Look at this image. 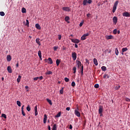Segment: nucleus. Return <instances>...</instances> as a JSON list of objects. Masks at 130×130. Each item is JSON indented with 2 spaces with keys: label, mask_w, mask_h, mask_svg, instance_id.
I'll use <instances>...</instances> for the list:
<instances>
[{
  "label": "nucleus",
  "mask_w": 130,
  "mask_h": 130,
  "mask_svg": "<svg viewBox=\"0 0 130 130\" xmlns=\"http://www.w3.org/2000/svg\"><path fill=\"white\" fill-rule=\"evenodd\" d=\"M76 63L77 64L78 68H80V67H82V63L81 62V61L77 60H76Z\"/></svg>",
  "instance_id": "11"
},
{
  "label": "nucleus",
  "mask_w": 130,
  "mask_h": 130,
  "mask_svg": "<svg viewBox=\"0 0 130 130\" xmlns=\"http://www.w3.org/2000/svg\"><path fill=\"white\" fill-rule=\"evenodd\" d=\"M57 48H58V47H57V46L54 47L53 49H54V51H56Z\"/></svg>",
  "instance_id": "45"
},
{
  "label": "nucleus",
  "mask_w": 130,
  "mask_h": 130,
  "mask_svg": "<svg viewBox=\"0 0 130 130\" xmlns=\"http://www.w3.org/2000/svg\"><path fill=\"white\" fill-rule=\"evenodd\" d=\"M60 94H63V87H62L61 89L59 90Z\"/></svg>",
  "instance_id": "33"
},
{
  "label": "nucleus",
  "mask_w": 130,
  "mask_h": 130,
  "mask_svg": "<svg viewBox=\"0 0 130 130\" xmlns=\"http://www.w3.org/2000/svg\"><path fill=\"white\" fill-rule=\"evenodd\" d=\"M25 88L26 90H27V89H29V87H28V86H26L25 87Z\"/></svg>",
  "instance_id": "62"
},
{
  "label": "nucleus",
  "mask_w": 130,
  "mask_h": 130,
  "mask_svg": "<svg viewBox=\"0 0 130 130\" xmlns=\"http://www.w3.org/2000/svg\"><path fill=\"white\" fill-rule=\"evenodd\" d=\"M73 70L74 71L73 74H76V73L77 72V68H76L75 67H73Z\"/></svg>",
  "instance_id": "29"
},
{
  "label": "nucleus",
  "mask_w": 130,
  "mask_h": 130,
  "mask_svg": "<svg viewBox=\"0 0 130 130\" xmlns=\"http://www.w3.org/2000/svg\"><path fill=\"white\" fill-rule=\"evenodd\" d=\"M94 88H95L96 89H98V88H99V84H95L94 85Z\"/></svg>",
  "instance_id": "41"
},
{
  "label": "nucleus",
  "mask_w": 130,
  "mask_h": 130,
  "mask_svg": "<svg viewBox=\"0 0 130 130\" xmlns=\"http://www.w3.org/2000/svg\"><path fill=\"white\" fill-rule=\"evenodd\" d=\"M48 128L49 130H51V128L50 127V125L48 126Z\"/></svg>",
  "instance_id": "59"
},
{
  "label": "nucleus",
  "mask_w": 130,
  "mask_h": 130,
  "mask_svg": "<svg viewBox=\"0 0 130 130\" xmlns=\"http://www.w3.org/2000/svg\"><path fill=\"white\" fill-rule=\"evenodd\" d=\"M64 81L65 82H70V79L68 78L67 77H65L64 78Z\"/></svg>",
  "instance_id": "38"
},
{
  "label": "nucleus",
  "mask_w": 130,
  "mask_h": 130,
  "mask_svg": "<svg viewBox=\"0 0 130 130\" xmlns=\"http://www.w3.org/2000/svg\"><path fill=\"white\" fill-rule=\"evenodd\" d=\"M46 100H47V102L49 103L50 105H52V102H51V100L47 99Z\"/></svg>",
  "instance_id": "20"
},
{
  "label": "nucleus",
  "mask_w": 130,
  "mask_h": 130,
  "mask_svg": "<svg viewBox=\"0 0 130 130\" xmlns=\"http://www.w3.org/2000/svg\"><path fill=\"white\" fill-rule=\"evenodd\" d=\"M92 3V0H88L87 1V4H91Z\"/></svg>",
  "instance_id": "52"
},
{
  "label": "nucleus",
  "mask_w": 130,
  "mask_h": 130,
  "mask_svg": "<svg viewBox=\"0 0 130 130\" xmlns=\"http://www.w3.org/2000/svg\"><path fill=\"white\" fill-rule=\"evenodd\" d=\"M36 28H37V29H38V30H40L41 29V27L40 26V25H39V24L37 23L36 24Z\"/></svg>",
  "instance_id": "14"
},
{
  "label": "nucleus",
  "mask_w": 130,
  "mask_h": 130,
  "mask_svg": "<svg viewBox=\"0 0 130 130\" xmlns=\"http://www.w3.org/2000/svg\"><path fill=\"white\" fill-rule=\"evenodd\" d=\"M46 75H52V72L51 71H47L45 73Z\"/></svg>",
  "instance_id": "26"
},
{
  "label": "nucleus",
  "mask_w": 130,
  "mask_h": 130,
  "mask_svg": "<svg viewBox=\"0 0 130 130\" xmlns=\"http://www.w3.org/2000/svg\"><path fill=\"white\" fill-rule=\"evenodd\" d=\"M56 129H57V128H56V124H54L53 125V126L52 128V130H56Z\"/></svg>",
  "instance_id": "28"
},
{
  "label": "nucleus",
  "mask_w": 130,
  "mask_h": 130,
  "mask_svg": "<svg viewBox=\"0 0 130 130\" xmlns=\"http://www.w3.org/2000/svg\"><path fill=\"white\" fill-rule=\"evenodd\" d=\"M75 47L76 48H78V44H75Z\"/></svg>",
  "instance_id": "60"
},
{
  "label": "nucleus",
  "mask_w": 130,
  "mask_h": 130,
  "mask_svg": "<svg viewBox=\"0 0 130 130\" xmlns=\"http://www.w3.org/2000/svg\"><path fill=\"white\" fill-rule=\"evenodd\" d=\"M70 109H71V108L70 107H67L66 108V110H67V111H70Z\"/></svg>",
  "instance_id": "54"
},
{
  "label": "nucleus",
  "mask_w": 130,
  "mask_h": 130,
  "mask_svg": "<svg viewBox=\"0 0 130 130\" xmlns=\"http://www.w3.org/2000/svg\"><path fill=\"white\" fill-rule=\"evenodd\" d=\"M39 79H40V80H43V76H41L40 77H39Z\"/></svg>",
  "instance_id": "55"
},
{
  "label": "nucleus",
  "mask_w": 130,
  "mask_h": 130,
  "mask_svg": "<svg viewBox=\"0 0 130 130\" xmlns=\"http://www.w3.org/2000/svg\"><path fill=\"white\" fill-rule=\"evenodd\" d=\"M62 10L63 11H66V12H70V11H71L70 10V8L69 7H63L62 8Z\"/></svg>",
  "instance_id": "12"
},
{
  "label": "nucleus",
  "mask_w": 130,
  "mask_h": 130,
  "mask_svg": "<svg viewBox=\"0 0 130 130\" xmlns=\"http://www.w3.org/2000/svg\"><path fill=\"white\" fill-rule=\"evenodd\" d=\"M21 113L23 116H25V115H26V114L25 113V112H24V111H21Z\"/></svg>",
  "instance_id": "47"
},
{
  "label": "nucleus",
  "mask_w": 130,
  "mask_h": 130,
  "mask_svg": "<svg viewBox=\"0 0 130 130\" xmlns=\"http://www.w3.org/2000/svg\"><path fill=\"white\" fill-rule=\"evenodd\" d=\"M127 50H128V49H127V48H126V47H125V48H123L122 49V52H125V51H127Z\"/></svg>",
  "instance_id": "23"
},
{
  "label": "nucleus",
  "mask_w": 130,
  "mask_h": 130,
  "mask_svg": "<svg viewBox=\"0 0 130 130\" xmlns=\"http://www.w3.org/2000/svg\"><path fill=\"white\" fill-rule=\"evenodd\" d=\"M117 33V30L116 29H114L113 34H116Z\"/></svg>",
  "instance_id": "44"
},
{
  "label": "nucleus",
  "mask_w": 130,
  "mask_h": 130,
  "mask_svg": "<svg viewBox=\"0 0 130 130\" xmlns=\"http://www.w3.org/2000/svg\"><path fill=\"white\" fill-rule=\"evenodd\" d=\"M81 40H85L86 39V37L84 35L81 38Z\"/></svg>",
  "instance_id": "39"
},
{
  "label": "nucleus",
  "mask_w": 130,
  "mask_h": 130,
  "mask_svg": "<svg viewBox=\"0 0 130 130\" xmlns=\"http://www.w3.org/2000/svg\"><path fill=\"white\" fill-rule=\"evenodd\" d=\"M45 61H46V60H49V62H48V63H50V64H52L53 63V61H52V59H51V58H50V57H49L48 58V59H45Z\"/></svg>",
  "instance_id": "7"
},
{
  "label": "nucleus",
  "mask_w": 130,
  "mask_h": 130,
  "mask_svg": "<svg viewBox=\"0 0 130 130\" xmlns=\"http://www.w3.org/2000/svg\"><path fill=\"white\" fill-rule=\"evenodd\" d=\"M122 16L123 17H130L129 13L126 12L122 13Z\"/></svg>",
  "instance_id": "8"
},
{
  "label": "nucleus",
  "mask_w": 130,
  "mask_h": 130,
  "mask_svg": "<svg viewBox=\"0 0 130 130\" xmlns=\"http://www.w3.org/2000/svg\"><path fill=\"white\" fill-rule=\"evenodd\" d=\"M125 101H126L127 102H130V99L129 98H126L125 99Z\"/></svg>",
  "instance_id": "48"
},
{
  "label": "nucleus",
  "mask_w": 130,
  "mask_h": 130,
  "mask_svg": "<svg viewBox=\"0 0 130 130\" xmlns=\"http://www.w3.org/2000/svg\"><path fill=\"white\" fill-rule=\"evenodd\" d=\"M102 71H105L107 70L106 67L105 66H102L101 68Z\"/></svg>",
  "instance_id": "30"
},
{
  "label": "nucleus",
  "mask_w": 130,
  "mask_h": 130,
  "mask_svg": "<svg viewBox=\"0 0 130 130\" xmlns=\"http://www.w3.org/2000/svg\"><path fill=\"white\" fill-rule=\"evenodd\" d=\"M83 24H84V21L82 22H80V24H79V26L80 27H82V26H83Z\"/></svg>",
  "instance_id": "50"
},
{
  "label": "nucleus",
  "mask_w": 130,
  "mask_h": 130,
  "mask_svg": "<svg viewBox=\"0 0 130 130\" xmlns=\"http://www.w3.org/2000/svg\"><path fill=\"white\" fill-rule=\"evenodd\" d=\"M93 62H94V64H95V66H98V61H97V59L94 58Z\"/></svg>",
  "instance_id": "16"
},
{
  "label": "nucleus",
  "mask_w": 130,
  "mask_h": 130,
  "mask_svg": "<svg viewBox=\"0 0 130 130\" xmlns=\"http://www.w3.org/2000/svg\"><path fill=\"white\" fill-rule=\"evenodd\" d=\"M120 88V85H117L115 87V89L116 90H119Z\"/></svg>",
  "instance_id": "36"
},
{
  "label": "nucleus",
  "mask_w": 130,
  "mask_h": 130,
  "mask_svg": "<svg viewBox=\"0 0 130 130\" xmlns=\"http://www.w3.org/2000/svg\"><path fill=\"white\" fill-rule=\"evenodd\" d=\"M101 5V3H98V7H100Z\"/></svg>",
  "instance_id": "64"
},
{
  "label": "nucleus",
  "mask_w": 130,
  "mask_h": 130,
  "mask_svg": "<svg viewBox=\"0 0 130 130\" xmlns=\"http://www.w3.org/2000/svg\"><path fill=\"white\" fill-rule=\"evenodd\" d=\"M38 56L39 57H42V54L41 53V51H39L38 52Z\"/></svg>",
  "instance_id": "25"
},
{
  "label": "nucleus",
  "mask_w": 130,
  "mask_h": 130,
  "mask_svg": "<svg viewBox=\"0 0 130 130\" xmlns=\"http://www.w3.org/2000/svg\"><path fill=\"white\" fill-rule=\"evenodd\" d=\"M0 15H1L2 17H4V16H5V12H0Z\"/></svg>",
  "instance_id": "43"
},
{
  "label": "nucleus",
  "mask_w": 130,
  "mask_h": 130,
  "mask_svg": "<svg viewBox=\"0 0 130 130\" xmlns=\"http://www.w3.org/2000/svg\"><path fill=\"white\" fill-rule=\"evenodd\" d=\"M26 26H27V27H29V20L28 19L26 20Z\"/></svg>",
  "instance_id": "40"
},
{
  "label": "nucleus",
  "mask_w": 130,
  "mask_h": 130,
  "mask_svg": "<svg viewBox=\"0 0 130 130\" xmlns=\"http://www.w3.org/2000/svg\"><path fill=\"white\" fill-rule=\"evenodd\" d=\"M22 78V76L21 75H19L18 78L17 79V82L18 83H20L21 82V79Z\"/></svg>",
  "instance_id": "17"
},
{
  "label": "nucleus",
  "mask_w": 130,
  "mask_h": 130,
  "mask_svg": "<svg viewBox=\"0 0 130 130\" xmlns=\"http://www.w3.org/2000/svg\"><path fill=\"white\" fill-rule=\"evenodd\" d=\"M7 61H11L12 60V58L11 57V55H8L7 57Z\"/></svg>",
  "instance_id": "15"
},
{
  "label": "nucleus",
  "mask_w": 130,
  "mask_h": 130,
  "mask_svg": "<svg viewBox=\"0 0 130 130\" xmlns=\"http://www.w3.org/2000/svg\"><path fill=\"white\" fill-rule=\"evenodd\" d=\"M24 105L23 106H22V107H21V111H24Z\"/></svg>",
  "instance_id": "58"
},
{
  "label": "nucleus",
  "mask_w": 130,
  "mask_h": 130,
  "mask_svg": "<svg viewBox=\"0 0 130 130\" xmlns=\"http://www.w3.org/2000/svg\"><path fill=\"white\" fill-rule=\"evenodd\" d=\"M75 114L76 115V116H78V117H80L81 116V114L80 113V112L78 111V110H75Z\"/></svg>",
  "instance_id": "5"
},
{
  "label": "nucleus",
  "mask_w": 130,
  "mask_h": 130,
  "mask_svg": "<svg viewBox=\"0 0 130 130\" xmlns=\"http://www.w3.org/2000/svg\"><path fill=\"white\" fill-rule=\"evenodd\" d=\"M118 5V1H116L115 3L114 4L113 9H112V12L115 13V11H116V9L117 8V6Z\"/></svg>",
  "instance_id": "1"
},
{
  "label": "nucleus",
  "mask_w": 130,
  "mask_h": 130,
  "mask_svg": "<svg viewBox=\"0 0 130 130\" xmlns=\"http://www.w3.org/2000/svg\"><path fill=\"white\" fill-rule=\"evenodd\" d=\"M99 114H101V113H103V106H99Z\"/></svg>",
  "instance_id": "4"
},
{
  "label": "nucleus",
  "mask_w": 130,
  "mask_h": 130,
  "mask_svg": "<svg viewBox=\"0 0 130 130\" xmlns=\"http://www.w3.org/2000/svg\"><path fill=\"white\" fill-rule=\"evenodd\" d=\"M35 114L36 116H37L38 114V112L37 111H35Z\"/></svg>",
  "instance_id": "51"
},
{
  "label": "nucleus",
  "mask_w": 130,
  "mask_h": 130,
  "mask_svg": "<svg viewBox=\"0 0 130 130\" xmlns=\"http://www.w3.org/2000/svg\"><path fill=\"white\" fill-rule=\"evenodd\" d=\"M71 41L72 42H73V43L78 44L80 43V40H79L78 39H72Z\"/></svg>",
  "instance_id": "3"
},
{
  "label": "nucleus",
  "mask_w": 130,
  "mask_h": 130,
  "mask_svg": "<svg viewBox=\"0 0 130 130\" xmlns=\"http://www.w3.org/2000/svg\"><path fill=\"white\" fill-rule=\"evenodd\" d=\"M71 86H72V87H75V86H76V83H75L74 81H73V82H72Z\"/></svg>",
  "instance_id": "42"
},
{
  "label": "nucleus",
  "mask_w": 130,
  "mask_h": 130,
  "mask_svg": "<svg viewBox=\"0 0 130 130\" xmlns=\"http://www.w3.org/2000/svg\"><path fill=\"white\" fill-rule=\"evenodd\" d=\"M7 71L9 74H12L13 73V71H12V68H11V66H8L7 67Z\"/></svg>",
  "instance_id": "10"
},
{
  "label": "nucleus",
  "mask_w": 130,
  "mask_h": 130,
  "mask_svg": "<svg viewBox=\"0 0 130 130\" xmlns=\"http://www.w3.org/2000/svg\"><path fill=\"white\" fill-rule=\"evenodd\" d=\"M46 120H47V115L45 114L44 116V123H46Z\"/></svg>",
  "instance_id": "13"
},
{
  "label": "nucleus",
  "mask_w": 130,
  "mask_h": 130,
  "mask_svg": "<svg viewBox=\"0 0 130 130\" xmlns=\"http://www.w3.org/2000/svg\"><path fill=\"white\" fill-rule=\"evenodd\" d=\"M60 115H61V113L60 112H59L57 115H55V117L57 118V117H60Z\"/></svg>",
  "instance_id": "37"
},
{
  "label": "nucleus",
  "mask_w": 130,
  "mask_h": 130,
  "mask_svg": "<svg viewBox=\"0 0 130 130\" xmlns=\"http://www.w3.org/2000/svg\"><path fill=\"white\" fill-rule=\"evenodd\" d=\"M21 12L22 14H25V13H26V9L25 8H22Z\"/></svg>",
  "instance_id": "24"
},
{
  "label": "nucleus",
  "mask_w": 130,
  "mask_h": 130,
  "mask_svg": "<svg viewBox=\"0 0 130 130\" xmlns=\"http://www.w3.org/2000/svg\"><path fill=\"white\" fill-rule=\"evenodd\" d=\"M64 20L66 22H68V21H69V20H70V17H69V16L65 17Z\"/></svg>",
  "instance_id": "34"
},
{
  "label": "nucleus",
  "mask_w": 130,
  "mask_h": 130,
  "mask_svg": "<svg viewBox=\"0 0 130 130\" xmlns=\"http://www.w3.org/2000/svg\"><path fill=\"white\" fill-rule=\"evenodd\" d=\"M17 104L18 106H19V107H21V102H20L19 101H17Z\"/></svg>",
  "instance_id": "31"
},
{
  "label": "nucleus",
  "mask_w": 130,
  "mask_h": 130,
  "mask_svg": "<svg viewBox=\"0 0 130 130\" xmlns=\"http://www.w3.org/2000/svg\"><path fill=\"white\" fill-rule=\"evenodd\" d=\"M91 14H87V18H89V17H90V15Z\"/></svg>",
  "instance_id": "63"
},
{
  "label": "nucleus",
  "mask_w": 130,
  "mask_h": 130,
  "mask_svg": "<svg viewBox=\"0 0 130 130\" xmlns=\"http://www.w3.org/2000/svg\"><path fill=\"white\" fill-rule=\"evenodd\" d=\"M72 57L73 60H76V59H77V53L75 52H73Z\"/></svg>",
  "instance_id": "2"
},
{
  "label": "nucleus",
  "mask_w": 130,
  "mask_h": 130,
  "mask_svg": "<svg viewBox=\"0 0 130 130\" xmlns=\"http://www.w3.org/2000/svg\"><path fill=\"white\" fill-rule=\"evenodd\" d=\"M2 117H4V118H5V119L7 118V115H6V114H2V116H1Z\"/></svg>",
  "instance_id": "32"
},
{
  "label": "nucleus",
  "mask_w": 130,
  "mask_h": 130,
  "mask_svg": "<svg viewBox=\"0 0 130 130\" xmlns=\"http://www.w3.org/2000/svg\"><path fill=\"white\" fill-rule=\"evenodd\" d=\"M115 52L116 55H118L119 52H118V49L117 48L115 49Z\"/></svg>",
  "instance_id": "27"
},
{
  "label": "nucleus",
  "mask_w": 130,
  "mask_h": 130,
  "mask_svg": "<svg viewBox=\"0 0 130 130\" xmlns=\"http://www.w3.org/2000/svg\"><path fill=\"white\" fill-rule=\"evenodd\" d=\"M36 42L37 44H38V45H39V46H40V45H41V41H40V39H36Z\"/></svg>",
  "instance_id": "6"
},
{
  "label": "nucleus",
  "mask_w": 130,
  "mask_h": 130,
  "mask_svg": "<svg viewBox=\"0 0 130 130\" xmlns=\"http://www.w3.org/2000/svg\"><path fill=\"white\" fill-rule=\"evenodd\" d=\"M113 22L114 23L115 25L117 23V17L116 16H114L113 18Z\"/></svg>",
  "instance_id": "9"
},
{
  "label": "nucleus",
  "mask_w": 130,
  "mask_h": 130,
  "mask_svg": "<svg viewBox=\"0 0 130 130\" xmlns=\"http://www.w3.org/2000/svg\"><path fill=\"white\" fill-rule=\"evenodd\" d=\"M38 79H39V77H37L34 78V81H37V80H38Z\"/></svg>",
  "instance_id": "46"
},
{
  "label": "nucleus",
  "mask_w": 130,
  "mask_h": 130,
  "mask_svg": "<svg viewBox=\"0 0 130 130\" xmlns=\"http://www.w3.org/2000/svg\"><path fill=\"white\" fill-rule=\"evenodd\" d=\"M35 111H37V106L35 107Z\"/></svg>",
  "instance_id": "57"
},
{
  "label": "nucleus",
  "mask_w": 130,
  "mask_h": 130,
  "mask_svg": "<svg viewBox=\"0 0 130 130\" xmlns=\"http://www.w3.org/2000/svg\"><path fill=\"white\" fill-rule=\"evenodd\" d=\"M56 63L57 67H58L59 66V63H60V60L57 59L56 60Z\"/></svg>",
  "instance_id": "18"
},
{
  "label": "nucleus",
  "mask_w": 130,
  "mask_h": 130,
  "mask_svg": "<svg viewBox=\"0 0 130 130\" xmlns=\"http://www.w3.org/2000/svg\"><path fill=\"white\" fill-rule=\"evenodd\" d=\"M81 71H84V66H81Z\"/></svg>",
  "instance_id": "61"
},
{
  "label": "nucleus",
  "mask_w": 130,
  "mask_h": 130,
  "mask_svg": "<svg viewBox=\"0 0 130 130\" xmlns=\"http://www.w3.org/2000/svg\"><path fill=\"white\" fill-rule=\"evenodd\" d=\"M88 35H90V34L86 33V34H85L84 35H83V36H84L85 37H87V36H88Z\"/></svg>",
  "instance_id": "49"
},
{
  "label": "nucleus",
  "mask_w": 130,
  "mask_h": 130,
  "mask_svg": "<svg viewBox=\"0 0 130 130\" xmlns=\"http://www.w3.org/2000/svg\"><path fill=\"white\" fill-rule=\"evenodd\" d=\"M104 79H106V78H107V79H109L110 76L109 75H107V74H105L103 76Z\"/></svg>",
  "instance_id": "22"
},
{
  "label": "nucleus",
  "mask_w": 130,
  "mask_h": 130,
  "mask_svg": "<svg viewBox=\"0 0 130 130\" xmlns=\"http://www.w3.org/2000/svg\"><path fill=\"white\" fill-rule=\"evenodd\" d=\"M112 38H113V36H111V35H110V36H108L107 37L106 39L108 40H109V39H112Z\"/></svg>",
  "instance_id": "21"
},
{
  "label": "nucleus",
  "mask_w": 130,
  "mask_h": 130,
  "mask_svg": "<svg viewBox=\"0 0 130 130\" xmlns=\"http://www.w3.org/2000/svg\"><path fill=\"white\" fill-rule=\"evenodd\" d=\"M69 128H70V129H72L73 128V126L72 125V124H70V125Z\"/></svg>",
  "instance_id": "56"
},
{
  "label": "nucleus",
  "mask_w": 130,
  "mask_h": 130,
  "mask_svg": "<svg viewBox=\"0 0 130 130\" xmlns=\"http://www.w3.org/2000/svg\"><path fill=\"white\" fill-rule=\"evenodd\" d=\"M26 110H27L28 112L31 110V108H30V106L28 105L26 107Z\"/></svg>",
  "instance_id": "35"
},
{
  "label": "nucleus",
  "mask_w": 130,
  "mask_h": 130,
  "mask_svg": "<svg viewBox=\"0 0 130 130\" xmlns=\"http://www.w3.org/2000/svg\"><path fill=\"white\" fill-rule=\"evenodd\" d=\"M60 39H61V35H58V40H60Z\"/></svg>",
  "instance_id": "53"
},
{
  "label": "nucleus",
  "mask_w": 130,
  "mask_h": 130,
  "mask_svg": "<svg viewBox=\"0 0 130 130\" xmlns=\"http://www.w3.org/2000/svg\"><path fill=\"white\" fill-rule=\"evenodd\" d=\"M87 4H88V0H84L83 2V6H87Z\"/></svg>",
  "instance_id": "19"
}]
</instances>
